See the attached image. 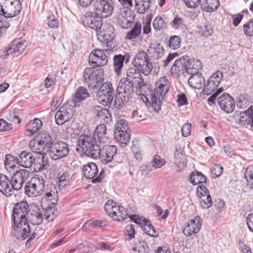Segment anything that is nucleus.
I'll list each match as a JSON object with an SVG mask.
<instances>
[{"instance_id":"1","label":"nucleus","mask_w":253,"mask_h":253,"mask_svg":"<svg viewBox=\"0 0 253 253\" xmlns=\"http://www.w3.org/2000/svg\"><path fill=\"white\" fill-rule=\"evenodd\" d=\"M78 142L82 151L86 156L94 159L98 158L102 145L95 141L92 135H81Z\"/></svg>"},{"instance_id":"2","label":"nucleus","mask_w":253,"mask_h":253,"mask_svg":"<svg viewBox=\"0 0 253 253\" xmlns=\"http://www.w3.org/2000/svg\"><path fill=\"white\" fill-rule=\"evenodd\" d=\"M21 9L20 0H0V16L4 19L16 16Z\"/></svg>"},{"instance_id":"3","label":"nucleus","mask_w":253,"mask_h":253,"mask_svg":"<svg viewBox=\"0 0 253 253\" xmlns=\"http://www.w3.org/2000/svg\"><path fill=\"white\" fill-rule=\"evenodd\" d=\"M94 67L86 68L84 72V82L88 87L94 88L98 86L104 79V70L102 68L95 69Z\"/></svg>"},{"instance_id":"4","label":"nucleus","mask_w":253,"mask_h":253,"mask_svg":"<svg viewBox=\"0 0 253 253\" xmlns=\"http://www.w3.org/2000/svg\"><path fill=\"white\" fill-rule=\"evenodd\" d=\"M45 188L42 176L36 175L25 186V194L29 197H36L42 194Z\"/></svg>"},{"instance_id":"5","label":"nucleus","mask_w":253,"mask_h":253,"mask_svg":"<svg viewBox=\"0 0 253 253\" xmlns=\"http://www.w3.org/2000/svg\"><path fill=\"white\" fill-rule=\"evenodd\" d=\"M149 59L147 53L144 51H140L134 57L132 63L141 73L145 76H148L153 67L152 63L149 62Z\"/></svg>"},{"instance_id":"6","label":"nucleus","mask_w":253,"mask_h":253,"mask_svg":"<svg viewBox=\"0 0 253 253\" xmlns=\"http://www.w3.org/2000/svg\"><path fill=\"white\" fill-rule=\"evenodd\" d=\"M75 107L73 102H67L60 107L55 115L56 123L58 125H62L70 120L73 116Z\"/></svg>"},{"instance_id":"7","label":"nucleus","mask_w":253,"mask_h":253,"mask_svg":"<svg viewBox=\"0 0 253 253\" xmlns=\"http://www.w3.org/2000/svg\"><path fill=\"white\" fill-rule=\"evenodd\" d=\"M114 90L112 84L107 82L101 84L97 94L98 101L104 106L110 104L114 99Z\"/></svg>"},{"instance_id":"8","label":"nucleus","mask_w":253,"mask_h":253,"mask_svg":"<svg viewBox=\"0 0 253 253\" xmlns=\"http://www.w3.org/2000/svg\"><path fill=\"white\" fill-rule=\"evenodd\" d=\"M69 152V145L63 141L53 142L48 150L49 157L53 160H57L67 157Z\"/></svg>"},{"instance_id":"9","label":"nucleus","mask_w":253,"mask_h":253,"mask_svg":"<svg viewBox=\"0 0 253 253\" xmlns=\"http://www.w3.org/2000/svg\"><path fill=\"white\" fill-rule=\"evenodd\" d=\"M116 16L119 24L124 29L131 27L134 22V14L131 9L126 7L119 8Z\"/></svg>"},{"instance_id":"10","label":"nucleus","mask_w":253,"mask_h":253,"mask_svg":"<svg viewBox=\"0 0 253 253\" xmlns=\"http://www.w3.org/2000/svg\"><path fill=\"white\" fill-rule=\"evenodd\" d=\"M30 211L29 205L26 202L17 203L12 211V221L28 222V216Z\"/></svg>"},{"instance_id":"11","label":"nucleus","mask_w":253,"mask_h":253,"mask_svg":"<svg viewBox=\"0 0 253 253\" xmlns=\"http://www.w3.org/2000/svg\"><path fill=\"white\" fill-rule=\"evenodd\" d=\"M93 6V11L104 18L111 15L114 10V3L111 0H95Z\"/></svg>"},{"instance_id":"12","label":"nucleus","mask_w":253,"mask_h":253,"mask_svg":"<svg viewBox=\"0 0 253 253\" xmlns=\"http://www.w3.org/2000/svg\"><path fill=\"white\" fill-rule=\"evenodd\" d=\"M169 87L167 88L164 85L157 82L156 84V88L153 92V96L151 95L147 97L150 98L152 106L155 111L158 112L162 105V99L168 92Z\"/></svg>"},{"instance_id":"13","label":"nucleus","mask_w":253,"mask_h":253,"mask_svg":"<svg viewBox=\"0 0 253 253\" xmlns=\"http://www.w3.org/2000/svg\"><path fill=\"white\" fill-rule=\"evenodd\" d=\"M31 234L29 222H13L11 235L16 239L23 241Z\"/></svg>"},{"instance_id":"14","label":"nucleus","mask_w":253,"mask_h":253,"mask_svg":"<svg viewBox=\"0 0 253 253\" xmlns=\"http://www.w3.org/2000/svg\"><path fill=\"white\" fill-rule=\"evenodd\" d=\"M103 18L93 11V12H85L82 19L84 26H88L97 32L99 29H101L102 26L103 25L102 20Z\"/></svg>"},{"instance_id":"15","label":"nucleus","mask_w":253,"mask_h":253,"mask_svg":"<svg viewBox=\"0 0 253 253\" xmlns=\"http://www.w3.org/2000/svg\"><path fill=\"white\" fill-rule=\"evenodd\" d=\"M11 177L10 184L11 189L18 191L21 189L24 182L26 181L29 176V171L22 169L16 170Z\"/></svg>"},{"instance_id":"16","label":"nucleus","mask_w":253,"mask_h":253,"mask_svg":"<svg viewBox=\"0 0 253 253\" xmlns=\"http://www.w3.org/2000/svg\"><path fill=\"white\" fill-rule=\"evenodd\" d=\"M134 85L126 79H122L120 81L117 92L119 96H122L124 101H129L134 94Z\"/></svg>"},{"instance_id":"17","label":"nucleus","mask_w":253,"mask_h":253,"mask_svg":"<svg viewBox=\"0 0 253 253\" xmlns=\"http://www.w3.org/2000/svg\"><path fill=\"white\" fill-rule=\"evenodd\" d=\"M103 49H94L88 57L89 65L93 67L105 65L108 62V58Z\"/></svg>"},{"instance_id":"18","label":"nucleus","mask_w":253,"mask_h":253,"mask_svg":"<svg viewBox=\"0 0 253 253\" xmlns=\"http://www.w3.org/2000/svg\"><path fill=\"white\" fill-rule=\"evenodd\" d=\"M98 40L101 42L109 46L114 38L113 28L109 25L104 24L101 29L96 32Z\"/></svg>"},{"instance_id":"19","label":"nucleus","mask_w":253,"mask_h":253,"mask_svg":"<svg viewBox=\"0 0 253 253\" xmlns=\"http://www.w3.org/2000/svg\"><path fill=\"white\" fill-rule=\"evenodd\" d=\"M188 57H183L175 61L171 68V74L173 76L177 78L184 74L185 72L187 73V66L189 64Z\"/></svg>"},{"instance_id":"20","label":"nucleus","mask_w":253,"mask_h":253,"mask_svg":"<svg viewBox=\"0 0 253 253\" xmlns=\"http://www.w3.org/2000/svg\"><path fill=\"white\" fill-rule=\"evenodd\" d=\"M98 170L97 166L93 163H90L83 167V172L87 179H92L93 183L100 182L102 177L101 172L96 178H94L98 174Z\"/></svg>"},{"instance_id":"21","label":"nucleus","mask_w":253,"mask_h":253,"mask_svg":"<svg viewBox=\"0 0 253 253\" xmlns=\"http://www.w3.org/2000/svg\"><path fill=\"white\" fill-rule=\"evenodd\" d=\"M218 103L221 109L226 113H231L235 109L234 99L228 93H223L218 98Z\"/></svg>"},{"instance_id":"22","label":"nucleus","mask_w":253,"mask_h":253,"mask_svg":"<svg viewBox=\"0 0 253 253\" xmlns=\"http://www.w3.org/2000/svg\"><path fill=\"white\" fill-rule=\"evenodd\" d=\"M201 228V218L199 216H196L191 219L185 227L183 233L185 236L190 237L198 233Z\"/></svg>"},{"instance_id":"23","label":"nucleus","mask_w":253,"mask_h":253,"mask_svg":"<svg viewBox=\"0 0 253 253\" xmlns=\"http://www.w3.org/2000/svg\"><path fill=\"white\" fill-rule=\"evenodd\" d=\"M130 56L127 53L124 55L118 54L113 57V67L115 73L117 76H120L122 73L124 63H127L129 60Z\"/></svg>"},{"instance_id":"24","label":"nucleus","mask_w":253,"mask_h":253,"mask_svg":"<svg viewBox=\"0 0 253 253\" xmlns=\"http://www.w3.org/2000/svg\"><path fill=\"white\" fill-rule=\"evenodd\" d=\"M102 147L100 155L98 158L105 164L111 162L117 153V147L114 145H105Z\"/></svg>"},{"instance_id":"25","label":"nucleus","mask_w":253,"mask_h":253,"mask_svg":"<svg viewBox=\"0 0 253 253\" xmlns=\"http://www.w3.org/2000/svg\"><path fill=\"white\" fill-rule=\"evenodd\" d=\"M146 53L150 60H158L164 55V49L160 43H151Z\"/></svg>"},{"instance_id":"26","label":"nucleus","mask_w":253,"mask_h":253,"mask_svg":"<svg viewBox=\"0 0 253 253\" xmlns=\"http://www.w3.org/2000/svg\"><path fill=\"white\" fill-rule=\"evenodd\" d=\"M92 137L102 145L105 143H107L109 137L107 133L106 126L104 124H101L97 126Z\"/></svg>"},{"instance_id":"27","label":"nucleus","mask_w":253,"mask_h":253,"mask_svg":"<svg viewBox=\"0 0 253 253\" xmlns=\"http://www.w3.org/2000/svg\"><path fill=\"white\" fill-rule=\"evenodd\" d=\"M239 123L247 127H253V107L251 106L247 110L240 113Z\"/></svg>"},{"instance_id":"28","label":"nucleus","mask_w":253,"mask_h":253,"mask_svg":"<svg viewBox=\"0 0 253 253\" xmlns=\"http://www.w3.org/2000/svg\"><path fill=\"white\" fill-rule=\"evenodd\" d=\"M136 88L137 91L139 92V95H142L145 98L146 101L151 104L150 98L147 97L149 95L153 96V92L152 90L149 89V86L146 83L144 82V80L142 79L141 81L135 84Z\"/></svg>"},{"instance_id":"29","label":"nucleus","mask_w":253,"mask_h":253,"mask_svg":"<svg viewBox=\"0 0 253 253\" xmlns=\"http://www.w3.org/2000/svg\"><path fill=\"white\" fill-rule=\"evenodd\" d=\"M42 126V121L35 118L28 122L26 125L25 134L27 136H32L37 133Z\"/></svg>"},{"instance_id":"30","label":"nucleus","mask_w":253,"mask_h":253,"mask_svg":"<svg viewBox=\"0 0 253 253\" xmlns=\"http://www.w3.org/2000/svg\"><path fill=\"white\" fill-rule=\"evenodd\" d=\"M57 194L58 192L55 185H48L44 194L47 204L56 205L57 203Z\"/></svg>"},{"instance_id":"31","label":"nucleus","mask_w":253,"mask_h":253,"mask_svg":"<svg viewBox=\"0 0 253 253\" xmlns=\"http://www.w3.org/2000/svg\"><path fill=\"white\" fill-rule=\"evenodd\" d=\"M94 112L96 119L101 122L108 123L111 121V115L107 109L96 106Z\"/></svg>"},{"instance_id":"32","label":"nucleus","mask_w":253,"mask_h":253,"mask_svg":"<svg viewBox=\"0 0 253 253\" xmlns=\"http://www.w3.org/2000/svg\"><path fill=\"white\" fill-rule=\"evenodd\" d=\"M18 164L24 168H30L34 161V158L30 152L22 151L17 158Z\"/></svg>"},{"instance_id":"33","label":"nucleus","mask_w":253,"mask_h":253,"mask_svg":"<svg viewBox=\"0 0 253 253\" xmlns=\"http://www.w3.org/2000/svg\"><path fill=\"white\" fill-rule=\"evenodd\" d=\"M140 71L136 68L131 67L127 69L126 71V78H124L126 81H129L135 85L136 83L141 81L142 79V76L140 74Z\"/></svg>"},{"instance_id":"34","label":"nucleus","mask_w":253,"mask_h":253,"mask_svg":"<svg viewBox=\"0 0 253 253\" xmlns=\"http://www.w3.org/2000/svg\"><path fill=\"white\" fill-rule=\"evenodd\" d=\"M89 96V94L87 89L83 86H80L77 88L73 97V100L70 102H73V105L75 107L76 106L79 107V104L78 103Z\"/></svg>"},{"instance_id":"35","label":"nucleus","mask_w":253,"mask_h":253,"mask_svg":"<svg viewBox=\"0 0 253 253\" xmlns=\"http://www.w3.org/2000/svg\"><path fill=\"white\" fill-rule=\"evenodd\" d=\"M42 211L43 217L48 221H53L56 216V205H52L50 204H47V206L42 205Z\"/></svg>"},{"instance_id":"36","label":"nucleus","mask_w":253,"mask_h":253,"mask_svg":"<svg viewBox=\"0 0 253 253\" xmlns=\"http://www.w3.org/2000/svg\"><path fill=\"white\" fill-rule=\"evenodd\" d=\"M193 74V75L191 76L189 78V84L195 89H200L202 88L205 83L204 78L201 73Z\"/></svg>"},{"instance_id":"37","label":"nucleus","mask_w":253,"mask_h":253,"mask_svg":"<svg viewBox=\"0 0 253 253\" xmlns=\"http://www.w3.org/2000/svg\"><path fill=\"white\" fill-rule=\"evenodd\" d=\"M127 131H114V138L120 143V145L125 147L129 141L130 136Z\"/></svg>"},{"instance_id":"38","label":"nucleus","mask_w":253,"mask_h":253,"mask_svg":"<svg viewBox=\"0 0 253 253\" xmlns=\"http://www.w3.org/2000/svg\"><path fill=\"white\" fill-rule=\"evenodd\" d=\"M153 0H134V7L141 14H145L150 8Z\"/></svg>"},{"instance_id":"39","label":"nucleus","mask_w":253,"mask_h":253,"mask_svg":"<svg viewBox=\"0 0 253 253\" xmlns=\"http://www.w3.org/2000/svg\"><path fill=\"white\" fill-rule=\"evenodd\" d=\"M199 4L203 10L210 12L216 10L219 5L218 0H200Z\"/></svg>"},{"instance_id":"40","label":"nucleus","mask_w":253,"mask_h":253,"mask_svg":"<svg viewBox=\"0 0 253 253\" xmlns=\"http://www.w3.org/2000/svg\"><path fill=\"white\" fill-rule=\"evenodd\" d=\"M28 218L31 223L34 225L41 224L43 219L42 213L38 208H36V209L30 211V214H29L28 216Z\"/></svg>"},{"instance_id":"41","label":"nucleus","mask_w":253,"mask_h":253,"mask_svg":"<svg viewBox=\"0 0 253 253\" xmlns=\"http://www.w3.org/2000/svg\"><path fill=\"white\" fill-rule=\"evenodd\" d=\"M9 183L10 181L7 176L0 173V192L4 195H11L12 189Z\"/></svg>"},{"instance_id":"42","label":"nucleus","mask_w":253,"mask_h":253,"mask_svg":"<svg viewBox=\"0 0 253 253\" xmlns=\"http://www.w3.org/2000/svg\"><path fill=\"white\" fill-rule=\"evenodd\" d=\"M36 137L45 148L50 149L53 144L52 139L49 134L45 131H41Z\"/></svg>"},{"instance_id":"43","label":"nucleus","mask_w":253,"mask_h":253,"mask_svg":"<svg viewBox=\"0 0 253 253\" xmlns=\"http://www.w3.org/2000/svg\"><path fill=\"white\" fill-rule=\"evenodd\" d=\"M169 25L174 30L183 29L185 27V22L183 16L177 14L174 15L173 19L170 22Z\"/></svg>"},{"instance_id":"44","label":"nucleus","mask_w":253,"mask_h":253,"mask_svg":"<svg viewBox=\"0 0 253 253\" xmlns=\"http://www.w3.org/2000/svg\"><path fill=\"white\" fill-rule=\"evenodd\" d=\"M16 164H18L17 158H15L11 155H6L4 160V166L7 170L13 172H15L16 168Z\"/></svg>"},{"instance_id":"45","label":"nucleus","mask_w":253,"mask_h":253,"mask_svg":"<svg viewBox=\"0 0 253 253\" xmlns=\"http://www.w3.org/2000/svg\"><path fill=\"white\" fill-rule=\"evenodd\" d=\"M190 180L193 185H200L206 182L207 177L200 172L194 171L191 174Z\"/></svg>"},{"instance_id":"46","label":"nucleus","mask_w":253,"mask_h":253,"mask_svg":"<svg viewBox=\"0 0 253 253\" xmlns=\"http://www.w3.org/2000/svg\"><path fill=\"white\" fill-rule=\"evenodd\" d=\"M29 147L33 152L41 154H42L46 149L36 137L30 141Z\"/></svg>"},{"instance_id":"47","label":"nucleus","mask_w":253,"mask_h":253,"mask_svg":"<svg viewBox=\"0 0 253 253\" xmlns=\"http://www.w3.org/2000/svg\"><path fill=\"white\" fill-rule=\"evenodd\" d=\"M174 163L178 168H182L185 166V156L182 149L176 148L175 149Z\"/></svg>"},{"instance_id":"48","label":"nucleus","mask_w":253,"mask_h":253,"mask_svg":"<svg viewBox=\"0 0 253 253\" xmlns=\"http://www.w3.org/2000/svg\"><path fill=\"white\" fill-rule=\"evenodd\" d=\"M141 25L139 22H136L133 28L126 34V39L129 40L135 39L141 34Z\"/></svg>"},{"instance_id":"49","label":"nucleus","mask_w":253,"mask_h":253,"mask_svg":"<svg viewBox=\"0 0 253 253\" xmlns=\"http://www.w3.org/2000/svg\"><path fill=\"white\" fill-rule=\"evenodd\" d=\"M149 251L148 245L144 241H139L135 243L131 253H147Z\"/></svg>"},{"instance_id":"50","label":"nucleus","mask_w":253,"mask_h":253,"mask_svg":"<svg viewBox=\"0 0 253 253\" xmlns=\"http://www.w3.org/2000/svg\"><path fill=\"white\" fill-rule=\"evenodd\" d=\"M27 45V42L21 39L14 40L11 42V46H14L15 52H18L20 54L24 52Z\"/></svg>"},{"instance_id":"51","label":"nucleus","mask_w":253,"mask_h":253,"mask_svg":"<svg viewBox=\"0 0 253 253\" xmlns=\"http://www.w3.org/2000/svg\"><path fill=\"white\" fill-rule=\"evenodd\" d=\"M250 98L247 94L239 95L237 100V106L241 109L246 108L250 104Z\"/></svg>"},{"instance_id":"52","label":"nucleus","mask_w":253,"mask_h":253,"mask_svg":"<svg viewBox=\"0 0 253 253\" xmlns=\"http://www.w3.org/2000/svg\"><path fill=\"white\" fill-rule=\"evenodd\" d=\"M142 228L145 234L150 236L157 237L158 235L153 226L148 220H145V222L143 224Z\"/></svg>"},{"instance_id":"53","label":"nucleus","mask_w":253,"mask_h":253,"mask_svg":"<svg viewBox=\"0 0 253 253\" xmlns=\"http://www.w3.org/2000/svg\"><path fill=\"white\" fill-rule=\"evenodd\" d=\"M202 67V64L199 60H193V63H190L187 66V73L197 74L200 69Z\"/></svg>"},{"instance_id":"54","label":"nucleus","mask_w":253,"mask_h":253,"mask_svg":"<svg viewBox=\"0 0 253 253\" xmlns=\"http://www.w3.org/2000/svg\"><path fill=\"white\" fill-rule=\"evenodd\" d=\"M210 81L211 80L209 79L207 83L205 84L204 83L203 85L204 86L203 92L204 94L207 95L211 94L218 86L217 85L215 84L214 82H212L211 81V82Z\"/></svg>"},{"instance_id":"55","label":"nucleus","mask_w":253,"mask_h":253,"mask_svg":"<svg viewBox=\"0 0 253 253\" xmlns=\"http://www.w3.org/2000/svg\"><path fill=\"white\" fill-rule=\"evenodd\" d=\"M153 26L155 30L160 31L165 29L167 25L162 17L158 16L154 19L153 22Z\"/></svg>"},{"instance_id":"56","label":"nucleus","mask_w":253,"mask_h":253,"mask_svg":"<svg viewBox=\"0 0 253 253\" xmlns=\"http://www.w3.org/2000/svg\"><path fill=\"white\" fill-rule=\"evenodd\" d=\"M245 177L247 182L248 185L253 189V167L249 166L246 170Z\"/></svg>"},{"instance_id":"57","label":"nucleus","mask_w":253,"mask_h":253,"mask_svg":"<svg viewBox=\"0 0 253 253\" xmlns=\"http://www.w3.org/2000/svg\"><path fill=\"white\" fill-rule=\"evenodd\" d=\"M181 38L178 36H173L170 38L169 41V46L172 49L178 48L180 47Z\"/></svg>"},{"instance_id":"58","label":"nucleus","mask_w":253,"mask_h":253,"mask_svg":"<svg viewBox=\"0 0 253 253\" xmlns=\"http://www.w3.org/2000/svg\"><path fill=\"white\" fill-rule=\"evenodd\" d=\"M201 206L205 208H210L212 205L211 198L210 194H204L202 193V196L201 198Z\"/></svg>"},{"instance_id":"59","label":"nucleus","mask_w":253,"mask_h":253,"mask_svg":"<svg viewBox=\"0 0 253 253\" xmlns=\"http://www.w3.org/2000/svg\"><path fill=\"white\" fill-rule=\"evenodd\" d=\"M69 178L68 172H63L58 177V185L60 188H64L68 184Z\"/></svg>"},{"instance_id":"60","label":"nucleus","mask_w":253,"mask_h":253,"mask_svg":"<svg viewBox=\"0 0 253 253\" xmlns=\"http://www.w3.org/2000/svg\"><path fill=\"white\" fill-rule=\"evenodd\" d=\"M165 164V161L164 159L161 158L160 156L155 155L153 156L152 160V165L154 168L156 169L160 168Z\"/></svg>"},{"instance_id":"61","label":"nucleus","mask_w":253,"mask_h":253,"mask_svg":"<svg viewBox=\"0 0 253 253\" xmlns=\"http://www.w3.org/2000/svg\"><path fill=\"white\" fill-rule=\"evenodd\" d=\"M243 30L246 36L253 37V20H250L243 26Z\"/></svg>"},{"instance_id":"62","label":"nucleus","mask_w":253,"mask_h":253,"mask_svg":"<svg viewBox=\"0 0 253 253\" xmlns=\"http://www.w3.org/2000/svg\"><path fill=\"white\" fill-rule=\"evenodd\" d=\"M115 131H127L128 127V123L124 119H120L118 120L115 126Z\"/></svg>"},{"instance_id":"63","label":"nucleus","mask_w":253,"mask_h":253,"mask_svg":"<svg viewBox=\"0 0 253 253\" xmlns=\"http://www.w3.org/2000/svg\"><path fill=\"white\" fill-rule=\"evenodd\" d=\"M125 235L126 236V240H130L134 237L135 230L134 225L132 224H129L126 227Z\"/></svg>"},{"instance_id":"64","label":"nucleus","mask_w":253,"mask_h":253,"mask_svg":"<svg viewBox=\"0 0 253 253\" xmlns=\"http://www.w3.org/2000/svg\"><path fill=\"white\" fill-rule=\"evenodd\" d=\"M212 82H214L215 84L219 85L220 83L222 80L223 75L221 72L217 71V72L213 73V74L209 78Z\"/></svg>"}]
</instances>
